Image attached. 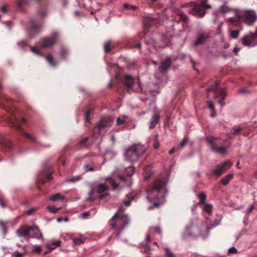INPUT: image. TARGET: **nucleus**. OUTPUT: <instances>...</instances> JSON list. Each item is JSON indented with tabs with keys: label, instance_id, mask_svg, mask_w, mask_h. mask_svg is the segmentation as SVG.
<instances>
[{
	"label": "nucleus",
	"instance_id": "1",
	"mask_svg": "<svg viewBox=\"0 0 257 257\" xmlns=\"http://www.w3.org/2000/svg\"><path fill=\"white\" fill-rule=\"evenodd\" d=\"M124 211V208L120 206L110 221V228L114 230L111 237H118L121 231L128 223V216L123 214ZM110 237L109 238L110 239Z\"/></svg>",
	"mask_w": 257,
	"mask_h": 257
},
{
	"label": "nucleus",
	"instance_id": "2",
	"mask_svg": "<svg viewBox=\"0 0 257 257\" xmlns=\"http://www.w3.org/2000/svg\"><path fill=\"white\" fill-rule=\"evenodd\" d=\"M257 21V14L254 10H246L236 14V18H230L227 21L234 24L240 28L242 27V22L251 26Z\"/></svg>",
	"mask_w": 257,
	"mask_h": 257
},
{
	"label": "nucleus",
	"instance_id": "3",
	"mask_svg": "<svg viewBox=\"0 0 257 257\" xmlns=\"http://www.w3.org/2000/svg\"><path fill=\"white\" fill-rule=\"evenodd\" d=\"M167 183L166 178L161 179H157L152 186L149 187L148 190V197L149 199H157L164 196V193H162L163 189Z\"/></svg>",
	"mask_w": 257,
	"mask_h": 257
},
{
	"label": "nucleus",
	"instance_id": "4",
	"mask_svg": "<svg viewBox=\"0 0 257 257\" xmlns=\"http://www.w3.org/2000/svg\"><path fill=\"white\" fill-rule=\"evenodd\" d=\"M145 151L143 146L135 145L125 150L124 156L127 160L133 163L137 161Z\"/></svg>",
	"mask_w": 257,
	"mask_h": 257
},
{
	"label": "nucleus",
	"instance_id": "5",
	"mask_svg": "<svg viewBox=\"0 0 257 257\" xmlns=\"http://www.w3.org/2000/svg\"><path fill=\"white\" fill-rule=\"evenodd\" d=\"M7 119L12 127H13L18 131L22 135L24 136L26 138L29 139L31 141H36V139L33 136L25 133L21 127V124L26 123L27 120L25 118L22 117L20 119L17 117L15 114H14L11 117H8Z\"/></svg>",
	"mask_w": 257,
	"mask_h": 257
},
{
	"label": "nucleus",
	"instance_id": "6",
	"mask_svg": "<svg viewBox=\"0 0 257 257\" xmlns=\"http://www.w3.org/2000/svg\"><path fill=\"white\" fill-rule=\"evenodd\" d=\"M123 81L124 88L126 90L127 92H139L142 91V88L141 82L139 79L137 82L135 83L134 78L131 75L125 74L123 77Z\"/></svg>",
	"mask_w": 257,
	"mask_h": 257
},
{
	"label": "nucleus",
	"instance_id": "7",
	"mask_svg": "<svg viewBox=\"0 0 257 257\" xmlns=\"http://www.w3.org/2000/svg\"><path fill=\"white\" fill-rule=\"evenodd\" d=\"M59 36L58 32L54 31L49 36L42 38L38 45L42 49L52 47L58 41Z\"/></svg>",
	"mask_w": 257,
	"mask_h": 257
},
{
	"label": "nucleus",
	"instance_id": "8",
	"mask_svg": "<svg viewBox=\"0 0 257 257\" xmlns=\"http://www.w3.org/2000/svg\"><path fill=\"white\" fill-rule=\"evenodd\" d=\"M219 86V82L216 81L215 83L209 87L207 89V91H213L214 93V98L216 99L219 97H220L221 98L219 100V103L221 106V107H223L225 105V103L224 102L225 97L227 95V93L226 92V89L223 88L222 89H220L219 90H217L218 87Z\"/></svg>",
	"mask_w": 257,
	"mask_h": 257
},
{
	"label": "nucleus",
	"instance_id": "9",
	"mask_svg": "<svg viewBox=\"0 0 257 257\" xmlns=\"http://www.w3.org/2000/svg\"><path fill=\"white\" fill-rule=\"evenodd\" d=\"M211 6L207 3V0H203L201 2L200 5L195 4L190 13L193 15L197 16L199 17H203L206 14L205 11L203 9H210Z\"/></svg>",
	"mask_w": 257,
	"mask_h": 257
},
{
	"label": "nucleus",
	"instance_id": "10",
	"mask_svg": "<svg viewBox=\"0 0 257 257\" xmlns=\"http://www.w3.org/2000/svg\"><path fill=\"white\" fill-rule=\"evenodd\" d=\"M109 188L105 184L101 183L94 188L92 189L89 192V195L91 196L94 192H96L99 195L100 199H102L109 195Z\"/></svg>",
	"mask_w": 257,
	"mask_h": 257
},
{
	"label": "nucleus",
	"instance_id": "11",
	"mask_svg": "<svg viewBox=\"0 0 257 257\" xmlns=\"http://www.w3.org/2000/svg\"><path fill=\"white\" fill-rule=\"evenodd\" d=\"M112 124V120L110 117H102L96 124V126L94 128V132H98L100 134V132L102 131L105 127H110Z\"/></svg>",
	"mask_w": 257,
	"mask_h": 257
},
{
	"label": "nucleus",
	"instance_id": "12",
	"mask_svg": "<svg viewBox=\"0 0 257 257\" xmlns=\"http://www.w3.org/2000/svg\"><path fill=\"white\" fill-rule=\"evenodd\" d=\"M232 165L230 161H226L222 164H219L215 166L211 174H213L216 177L220 176L223 173L227 170Z\"/></svg>",
	"mask_w": 257,
	"mask_h": 257
},
{
	"label": "nucleus",
	"instance_id": "13",
	"mask_svg": "<svg viewBox=\"0 0 257 257\" xmlns=\"http://www.w3.org/2000/svg\"><path fill=\"white\" fill-rule=\"evenodd\" d=\"M217 138L208 137L206 138L207 142L210 145L212 151L220 154H225L226 152V148L224 147H218L215 143Z\"/></svg>",
	"mask_w": 257,
	"mask_h": 257
},
{
	"label": "nucleus",
	"instance_id": "14",
	"mask_svg": "<svg viewBox=\"0 0 257 257\" xmlns=\"http://www.w3.org/2000/svg\"><path fill=\"white\" fill-rule=\"evenodd\" d=\"M52 173L53 172L52 171H49L48 170H43L41 171L38 176V182L40 184H44L46 182L50 181L53 179L52 177Z\"/></svg>",
	"mask_w": 257,
	"mask_h": 257
},
{
	"label": "nucleus",
	"instance_id": "15",
	"mask_svg": "<svg viewBox=\"0 0 257 257\" xmlns=\"http://www.w3.org/2000/svg\"><path fill=\"white\" fill-rule=\"evenodd\" d=\"M29 27L31 32L30 33V37L32 38L34 37L36 34L40 32L42 24L35 19H31L29 22Z\"/></svg>",
	"mask_w": 257,
	"mask_h": 257
},
{
	"label": "nucleus",
	"instance_id": "16",
	"mask_svg": "<svg viewBox=\"0 0 257 257\" xmlns=\"http://www.w3.org/2000/svg\"><path fill=\"white\" fill-rule=\"evenodd\" d=\"M172 63V58L169 56L162 60L161 62V66L159 67L160 72L162 73H166L170 70Z\"/></svg>",
	"mask_w": 257,
	"mask_h": 257
},
{
	"label": "nucleus",
	"instance_id": "17",
	"mask_svg": "<svg viewBox=\"0 0 257 257\" xmlns=\"http://www.w3.org/2000/svg\"><path fill=\"white\" fill-rule=\"evenodd\" d=\"M2 88V85L1 83H0V90ZM13 100L10 99L7 96L2 94L0 92V105L5 108L7 110H9L10 109L9 107L13 104Z\"/></svg>",
	"mask_w": 257,
	"mask_h": 257
},
{
	"label": "nucleus",
	"instance_id": "18",
	"mask_svg": "<svg viewBox=\"0 0 257 257\" xmlns=\"http://www.w3.org/2000/svg\"><path fill=\"white\" fill-rule=\"evenodd\" d=\"M159 21L157 18H153L152 17H148L144 19L143 21V24L145 31L146 32L148 31L149 28L153 25H157Z\"/></svg>",
	"mask_w": 257,
	"mask_h": 257
},
{
	"label": "nucleus",
	"instance_id": "19",
	"mask_svg": "<svg viewBox=\"0 0 257 257\" xmlns=\"http://www.w3.org/2000/svg\"><path fill=\"white\" fill-rule=\"evenodd\" d=\"M30 226H23L17 230V234L20 237L25 238H30Z\"/></svg>",
	"mask_w": 257,
	"mask_h": 257
},
{
	"label": "nucleus",
	"instance_id": "20",
	"mask_svg": "<svg viewBox=\"0 0 257 257\" xmlns=\"http://www.w3.org/2000/svg\"><path fill=\"white\" fill-rule=\"evenodd\" d=\"M230 23V34L229 36L233 39H237L239 35L240 30L242 29V27L240 28L236 25Z\"/></svg>",
	"mask_w": 257,
	"mask_h": 257
},
{
	"label": "nucleus",
	"instance_id": "21",
	"mask_svg": "<svg viewBox=\"0 0 257 257\" xmlns=\"http://www.w3.org/2000/svg\"><path fill=\"white\" fill-rule=\"evenodd\" d=\"M135 172V169L132 166H129L127 168H125V174L127 176V177L123 175H119L118 176V178L119 180L125 182L129 179L128 177L132 176Z\"/></svg>",
	"mask_w": 257,
	"mask_h": 257
},
{
	"label": "nucleus",
	"instance_id": "22",
	"mask_svg": "<svg viewBox=\"0 0 257 257\" xmlns=\"http://www.w3.org/2000/svg\"><path fill=\"white\" fill-rule=\"evenodd\" d=\"M255 39H256V38L253 36V34L251 33H250L243 37L241 40L242 44L246 46H250L253 42V41Z\"/></svg>",
	"mask_w": 257,
	"mask_h": 257
},
{
	"label": "nucleus",
	"instance_id": "23",
	"mask_svg": "<svg viewBox=\"0 0 257 257\" xmlns=\"http://www.w3.org/2000/svg\"><path fill=\"white\" fill-rule=\"evenodd\" d=\"M42 235L41 232L37 226L32 225L30 226V238H40Z\"/></svg>",
	"mask_w": 257,
	"mask_h": 257
},
{
	"label": "nucleus",
	"instance_id": "24",
	"mask_svg": "<svg viewBox=\"0 0 257 257\" xmlns=\"http://www.w3.org/2000/svg\"><path fill=\"white\" fill-rule=\"evenodd\" d=\"M0 145L6 151H10L12 147V144L5 137L2 136L0 138Z\"/></svg>",
	"mask_w": 257,
	"mask_h": 257
},
{
	"label": "nucleus",
	"instance_id": "25",
	"mask_svg": "<svg viewBox=\"0 0 257 257\" xmlns=\"http://www.w3.org/2000/svg\"><path fill=\"white\" fill-rule=\"evenodd\" d=\"M160 117L159 114H155L153 115L150 121L149 128L150 129H153L156 126L159 122Z\"/></svg>",
	"mask_w": 257,
	"mask_h": 257
},
{
	"label": "nucleus",
	"instance_id": "26",
	"mask_svg": "<svg viewBox=\"0 0 257 257\" xmlns=\"http://www.w3.org/2000/svg\"><path fill=\"white\" fill-rule=\"evenodd\" d=\"M207 38L208 36L207 35L203 34L199 35L194 43V45L198 46L203 44Z\"/></svg>",
	"mask_w": 257,
	"mask_h": 257
},
{
	"label": "nucleus",
	"instance_id": "27",
	"mask_svg": "<svg viewBox=\"0 0 257 257\" xmlns=\"http://www.w3.org/2000/svg\"><path fill=\"white\" fill-rule=\"evenodd\" d=\"M106 182L112 187L113 190H115L118 187V184L116 183L115 181L111 177H108L106 178Z\"/></svg>",
	"mask_w": 257,
	"mask_h": 257
},
{
	"label": "nucleus",
	"instance_id": "28",
	"mask_svg": "<svg viewBox=\"0 0 257 257\" xmlns=\"http://www.w3.org/2000/svg\"><path fill=\"white\" fill-rule=\"evenodd\" d=\"M198 198L199 199V202H198V204L203 205L205 204V201L206 200V195L204 192H201L198 195Z\"/></svg>",
	"mask_w": 257,
	"mask_h": 257
},
{
	"label": "nucleus",
	"instance_id": "29",
	"mask_svg": "<svg viewBox=\"0 0 257 257\" xmlns=\"http://www.w3.org/2000/svg\"><path fill=\"white\" fill-rule=\"evenodd\" d=\"M232 177H233V175L231 174H229L227 176H226L225 177L222 178L220 182L223 185H226L229 183V181L231 180Z\"/></svg>",
	"mask_w": 257,
	"mask_h": 257
},
{
	"label": "nucleus",
	"instance_id": "30",
	"mask_svg": "<svg viewBox=\"0 0 257 257\" xmlns=\"http://www.w3.org/2000/svg\"><path fill=\"white\" fill-rule=\"evenodd\" d=\"M64 199V197L60 193H57L53 195L50 198V200L53 201H55L58 200H63Z\"/></svg>",
	"mask_w": 257,
	"mask_h": 257
},
{
	"label": "nucleus",
	"instance_id": "31",
	"mask_svg": "<svg viewBox=\"0 0 257 257\" xmlns=\"http://www.w3.org/2000/svg\"><path fill=\"white\" fill-rule=\"evenodd\" d=\"M179 21L183 22L184 24H187L188 21V17L183 13L179 14L178 16Z\"/></svg>",
	"mask_w": 257,
	"mask_h": 257
},
{
	"label": "nucleus",
	"instance_id": "32",
	"mask_svg": "<svg viewBox=\"0 0 257 257\" xmlns=\"http://www.w3.org/2000/svg\"><path fill=\"white\" fill-rule=\"evenodd\" d=\"M127 199H125L123 200V204L126 206H128L131 204V201L134 199V197L132 196L131 194H128L126 196Z\"/></svg>",
	"mask_w": 257,
	"mask_h": 257
},
{
	"label": "nucleus",
	"instance_id": "33",
	"mask_svg": "<svg viewBox=\"0 0 257 257\" xmlns=\"http://www.w3.org/2000/svg\"><path fill=\"white\" fill-rule=\"evenodd\" d=\"M46 59L48 62L49 63V64L51 65L52 66L55 67L56 66V63L54 61L53 57L51 55L48 54L46 56Z\"/></svg>",
	"mask_w": 257,
	"mask_h": 257
},
{
	"label": "nucleus",
	"instance_id": "34",
	"mask_svg": "<svg viewBox=\"0 0 257 257\" xmlns=\"http://www.w3.org/2000/svg\"><path fill=\"white\" fill-rule=\"evenodd\" d=\"M232 11V9L228 7L226 5H224L220 7V11L222 14H227Z\"/></svg>",
	"mask_w": 257,
	"mask_h": 257
},
{
	"label": "nucleus",
	"instance_id": "35",
	"mask_svg": "<svg viewBox=\"0 0 257 257\" xmlns=\"http://www.w3.org/2000/svg\"><path fill=\"white\" fill-rule=\"evenodd\" d=\"M243 127L238 126L237 127H233L231 130V133L234 135H238L242 130Z\"/></svg>",
	"mask_w": 257,
	"mask_h": 257
},
{
	"label": "nucleus",
	"instance_id": "36",
	"mask_svg": "<svg viewBox=\"0 0 257 257\" xmlns=\"http://www.w3.org/2000/svg\"><path fill=\"white\" fill-rule=\"evenodd\" d=\"M104 50L105 53H109L111 51V42L107 41L104 44Z\"/></svg>",
	"mask_w": 257,
	"mask_h": 257
},
{
	"label": "nucleus",
	"instance_id": "37",
	"mask_svg": "<svg viewBox=\"0 0 257 257\" xmlns=\"http://www.w3.org/2000/svg\"><path fill=\"white\" fill-rule=\"evenodd\" d=\"M164 250L166 257H176L175 254L169 248H165Z\"/></svg>",
	"mask_w": 257,
	"mask_h": 257
},
{
	"label": "nucleus",
	"instance_id": "38",
	"mask_svg": "<svg viewBox=\"0 0 257 257\" xmlns=\"http://www.w3.org/2000/svg\"><path fill=\"white\" fill-rule=\"evenodd\" d=\"M89 140V138L88 137L85 138L84 139L81 140L79 144L81 145H84V147L86 148H88L90 146V144L88 143V141Z\"/></svg>",
	"mask_w": 257,
	"mask_h": 257
},
{
	"label": "nucleus",
	"instance_id": "39",
	"mask_svg": "<svg viewBox=\"0 0 257 257\" xmlns=\"http://www.w3.org/2000/svg\"><path fill=\"white\" fill-rule=\"evenodd\" d=\"M204 205V210L208 213L210 214L212 211V205L211 204L205 203Z\"/></svg>",
	"mask_w": 257,
	"mask_h": 257
},
{
	"label": "nucleus",
	"instance_id": "40",
	"mask_svg": "<svg viewBox=\"0 0 257 257\" xmlns=\"http://www.w3.org/2000/svg\"><path fill=\"white\" fill-rule=\"evenodd\" d=\"M82 179L81 176H77L75 177H73L67 180V182L71 183H74L75 182H77L80 181Z\"/></svg>",
	"mask_w": 257,
	"mask_h": 257
},
{
	"label": "nucleus",
	"instance_id": "41",
	"mask_svg": "<svg viewBox=\"0 0 257 257\" xmlns=\"http://www.w3.org/2000/svg\"><path fill=\"white\" fill-rule=\"evenodd\" d=\"M124 9H128V10H131L132 11H135L137 7L134 5H131L128 4H124L123 6Z\"/></svg>",
	"mask_w": 257,
	"mask_h": 257
},
{
	"label": "nucleus",
	"instance_id": "42",
	"mask_svg": "<svg viewBox=\"0 0 257 257\" xmlns=\"http://www.w3.org/2000/svg\"><path fill=\"white\" fill-rule=\"evenodd\" d=\"M150 230L160 234L162 233V230L160 226L151 227L150 228Z\"/></svg>",
	"mask_w": 257,
	"mask_h": 257
},
{
	"label": "nucleus",
	"instance_id": "43",
	"mask_svg": "<svg viewBox=\"0 0 257 257\" xmlns=\"http://www.w3.org/2000/svg\"><path fill=\"white\" fill-rule=\"evenodd\" d=\"M60 53H61V56L64 59H65L66 57V56L68 55V50L67 49L64 48H62L61 49V50Z\"/></svg>",
	"mask_w": 257,
	"mask_h": 257
},
{
	"label": "nucleus",
	"instance_id": "44",
	"mask_svg": "<svg viewBox=\"0 0 257 257\" xmlns=\"http://www.w3.org/2000/svg\"><path fill=\"white\" fill-rule=\"evenodd\" d=\"M189 139L187 137H185L183 140V141L180 143V147L181 148H183L185 147V146L188 142Z\"/></svg>",
	"mask_w": 257,
	"mask_h": 257
},
{
	"label": "nucleus",
	"instance_id": "45",
	"mask_svg": "<svg viewBox=\"0 0 257 257\" xmlns=\"http://www.w3.org/2000/svg\"><path fill=\"white\" fill-rule=\"evenodd\" d=\"M31 50L34 54L36 55H40L41 54V51L36 47H31Z\"/></svg>",
	"mask_w": 257,
	"mask_h": 257
},
{
	"label": "nucleus",
	"instance_id": "46",
	"mask_svg": "<svg viewBox=\"0 0 257 257\" xmlns=\"http://www.w3.org/2000/svg\"><path fill=\"white\" fill-rule=\"evenodd\" d=\"M84 241V239L81 238H74L73 239V242L76 244H82Z\"/></svg>",
	"mask_w": 257,
	"mask_h": 257
},
{
	"label": "nucleus",
	"instance_id": "47",
	"mask_svg": "<svg viewBox=\"0 0 257 257\" xmlns=\"http://www.w3.org/2000/svg\"><path fill=\"white\" fill-rule=\"evenodd\" d=\"M61 241L60 240H57L56 241H53L52 242V245L53 246V247L48 246L49 248L51 249H54L56 246H59L60 245Z\"/></svg>",
	"mask_w": 257,
	"mask_h": 257
},
{
	"label": "nucleus",
	"instance_id": "48",
	"mask_svg": "<svg viewBox=\"0 0 257 257\" xmlns=\"http://www.w3.org/2000/svg\"><path fill=\"white\" fill-rule=\"evenodd\" d=\"M90 113L91 112L89 110H87L85 113V120L87 122H90L89 115L90 114Z\"/></svg>",
	"mask_w": 257,
	"mask_h": 257
},
{
	"label": "nucleus",
	"instance_id": "49",
	"mask_svg": "<svg viewBox=\"0 0 257 257\" xmlns=\"http://www.w3.org/2000/svg\"><path fill=\"white\" fill-rule=\"evenodd\" d=\"M49 211L54 213H56L57 212L58 208H56L54 206H49L48 207Z\"/></svg>",
	"mask_w": 257,
	"mask_h": 257
},
{
	"label": "nucleus",
	"instance_id": "50",
	"mask_svg": "<svg viewBox=\"0 0 257 257\" xmlns=\"http://www.w3.org/2000/svg\"><path fill=\"white\" fill-rule=\"evenodd\" d=\"M84 168L85 172H88V171L92 172L94 170V168L89 166L87 164L85 165Z\"/></svg>",
	"mask_w": 257,
	"mask_h": 257
},
{
	"label": "nucleus",
	"instance_id": "51",
	"mask_svg": "<svg viewBox=\"0 0 257 257\" xmlns=\"http://www.w3.org/2000/svg\"><path fill=\"white\" fill-rule=\"evenodd\" d=\"M33 251L34 252L39 253L41 251V247L40 246H35L33 249Z\"/></svg>",
	"mask_w": 257,
	"mask_h": 257
},
{
	"label": "nucleus",
	"instance_id": "52",
	"mask_svg": "<svg viewBox=\"0 0 257 257\" xmlns=\"http://www.w3.org/2000/svg\"><path fill=\"white\" fill-rule=\"evenodd\" d=\"M125 120L124 119L117 117L116 119V124L118 125H121L124 123Z\"/></svg>",
	"mask_w": 257,
	"mask_h": 257
},
{
	"label": "nucleus",
	"instance_id": "53",
	"mask_svg": "<svg viewBox=\"0 0 257 257\" xmlns=\"http://www.w3.org/2000/svg\"><path fill=\"white\" fill-rule=\"evenodd\" d=\"M8 6L7 5H4L0 8V10L4 13H6L8 12Z\"/></svg>",
	"mask_w": 257,
	"mask_h": 257
},
{
	"label": "nucleus",
	"instance_id": "54",
	"mask_svg": "<svg viewBox=\"0 0 257 257\" xmlns=\"http://www.w3.org/2000/svg\"><path fill=\"white\" fill-rule=\"evenodd\" d=\"M207 103L209 108H210L212 111H214V107L213 102L211 101H208Z\"/></svg>",
	"mask_w": 257,
	"mask_h": 257
},
{
	"label": "nucleus",
	"instance_id": "55",
	"mask_svg": "<svg viewBox=\"0 0 257 257\" xmlns=\"http://www.w3.org/2000/svg\"><path fill=\"white\" fill-rule=\"evenodd\" d=\"M27 4V1L26 0H20L18 3V7L19 8H21L22 6L23 5Z\"/></svg>",
	"mask_w": 257,
	"mask_h": 257
},
{
	"label": "nucleus",
	"instance_id": "56",
	"mask_svg": "<svg viewBox=\"0 0 257 257\" xmlns=\"http://www.w3.org/2000/svg\"><path fill=\"white\" fill-rule=\"evenodd\" d=\"M0 205L2 207H4L6 205V202H5L4 198L1 196H0Z\"/></svg>",
	"mask_w": 257,
	"mask_h": 257
},
{
	"label": "nucleus",
	"instance_id": "57",
	"mask_svg": "<svg viewBox=\"0 0 257 257\" xmlns=\"http://www.w3.org/2000/svg\"><path fill=\"white\" fill-rule=\"evenodd\" d=\"M237 252V249L234 247H231L228 249L229 253H235Z\"/></svg>",
	"mask_w": 257,
	"mask_h": 257
},
{
	"label": "nucleus",
	"instance_id": "58",
	"mask_svg": "<svg viewBox=\"0 0 257 257\" xmlns=\"http://www.w3.org/2000/svg\"><path fill=\"white\" fill-rule=\"evenodd\" d=\"M37 209L36 208H32L27 211V214L28 215H32Z\"/></svg>",
	"mask_w": 257,
	"mask_h": 257
},
{
	"label": "nucleus",
	"instance_id": "59",
	"mask_svg": "<svg viewBox=\"0 0 257 257\" xmlns=\"http://www.w3.org/2000/svg\"><path fill=\"white\" fill-rule=\"evenodd\" d=\"M0 225L1 226L2 229L5 231L6 230V224L4 222L1 221H0Z\"/></svg>",
	"mask_w": 257,
	"mask_h": 257
},
{
	"label": "nucleus",
	"instance_id": "60",
	"mask_svg": "<svg viewBox=\"0 0 257 257\" xmlns=\"http://www.w3.org/2000/svg\"><path fill=\"white\" fill-rule=\"evenodd\" d=\"M18 44L19 45V46H22V47H24L25 46H26L27 45V43L25 42V41H22V42H18Z\"/></svg>",
	"mask_w": 257,
	"mask_h": 257
},
{
	"label": "nucleus",
	"instance_id": "61",
	"mask_svg": "<svg viewBox=\"0 0 257 257\" xmlns=\"http://www.w3.org/2000/svg\"><path fill=\"white\" fill-rule=\"evenodd\" d=\"M89 215V212H84L82 214V216L84 218H86Z\"/></svg>",
	"mask_w": 257,
	"mask_h": 257
},
{
	"label": "nucleus",
	"instance_id": "62",
	"mask_svg": "<svg viewBox=\"0 0 257 257\" xmlns=\"http://www.w3.org/2000/svg\"><path fill=\"white\" fill-rule=\"evenodd\" d=\"M178 149H176V148L174 147L172 149H171L169 151V154L170 155L173 154L174 153V152L177 150Z\"/></svg>",
	"mask_w": 257,
	"mask_h": 257
},
{
	"label": "nucleus",
	"instance_id": "63",
	"mask_svg": "<svg viewBox=\"0 0 257 257\" xmlns=\"http://www.w3.org/2000/svg\"><path fill=\"white\" fill-rule=\"evenodd\" d=\"M154 147L155 149H158L159 147V144L158 142L156 141L154 144Z\"/></svg>",
	"mask_w": 257,
	"mask_h": 257
},
{
	"label": "nucleus",
	"instance_id": "64",
	"mask_svg": "<svg viewBox=\"0 0 257 257\" xmlns=\"http://www.w3.org/2000/svg\"><path fill=\"white\" fill-rule=\"evenodd\" d=\"M240 49L237 48L236 47L234 48L233 51L235 53V55H237V52L239 51Z\"/></svg>",
	"mask_w": 257,
	"mask_h": 257
}]
</instances>
